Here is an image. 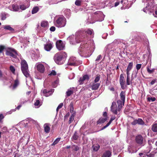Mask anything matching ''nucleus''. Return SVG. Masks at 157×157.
<instances>
[{"label": "nucleus", "mask_w": 157, "mask_h": 157, "mask_svg": "<svg viewBox=\"0 0 157 157\" xmlns=\"http://www.w3.org/2000/svg\"><path fill=\"white\" fill-rule=\"evenodd\" d=\"M94 48L95 46L93 40H90L86 42L85 41L81 44L78 48V53L82 56L89 57L92 54Z\"/></svg>", "instance_id": "nucleus-1"}, {"label": "nucleus", "mask_w": 157, "mask_h": 157, "mask_svg": "<svg viewBox=\"0 0 157 157\" xmlns=\"http://www.w3.org/2000/svg\"><path fill=\"white\" fill-rule=\"evenodd\" d=\"M93 33V29H86L84 31H80L77 32L75 35H72L69 36L67 39L70 40L71 44H75L76 43H79L81 41L80 38H85L87 37L88 35H91Z\"/></svg>", "instance_id": "nucleus-2"}, {"label": "nucleus", "mask_w": 157, "mask_h": 157, "mask_svg": "<svg viewBox=\"0 0 157 157\" xmlns=\"http://www.w3.org/2000/svg\"><path fill=\"white\" fill-rule=\"evenodd\" d=\"M67 55L65 52H61L56 53L55 56V62L58 64H62L64 62Z\"/></svg>", "instance_id": "nucleus-3"}, {"label": "nucleus", "mask_w": 157, "mask_h": 157, "mask_svg": "<svg viewBox=\"0 0 157 157\" xmlns=\"http://www.w3.org/2000/svg\"><path fill=\"white\" fill-rule=\"evenodd\" d=\"M105 16L102 12L97 11L94 13L91 17V21H90V23H93L95 21H101L104 19Z\"/></svg>", "instance_id": "nucleus-4"}, {"label": "nucleus", "mask_w": 157, "mask_h": 157, "mask_svg": "<svg viewBox=\"0 0 157 157\" xmlns=\"http://www.w3.org/2000/svg\"><path fill=\"white\" fill-rule=\"evenodd\" d=\"M154 0H143V2L146 3L147 6L143 10V11L147 13V12L152 13L155 10V5Z\"/></svg>", "instance_id": "nucleus-5"}, {"label": "nucleus", "mask_w": 157, "mask_h": 157, "mask_svg": "<svg viewBox=\"0 0 157 157\" xmlns=\"http://www.w3.org/2000/svg\"><path fill=\"white\" fill-rule=\"evenodd\" d=\"M21 69L24 75L26 77H29L28 65L27 62L25 60H21Z\"/></svg>", "instance_id": "nucleus-6"}, {"label": "nucleus", "mask_w": 157, "mask_h": 157, "mask_svg": "<svg viewBox=\"0 0 157 157\" xmlns=\"http://www.w3.org/2000/svg\"><path fill=\"white\" fill-rule=\"evenodd\" d=\"M66 20L63 16L59 17L56 20L55 22V25L58 27L61 28L64 27L66 25Z\"/></svg>", "instance_id": "nucleus-7"}, {"label": "nucleus", "mask_w": 157, "mask_h": 157, "mask_svg": "<svg viewBox=\"0 0 157 157\" xmlns=\"http://www.w3.org/2000/svg\"><path fill=\"white\" fill-rule=\"evenodd\" d=\"M10 134L13 135V136L17 137H23L24 136L23 135L24 134L21 133V131L18 130L15 127H13L10 129Z\"/></svg>", "instance_id": "nucleus-8"}, {"label": "nucleus", "mask_w": 157, "mask_h": 157, "mask_svg": "<svg viewBox=\"0 0 157 157\" xmlns=\"http://www.w3.org/2000/svg\"><path fill=\"white\" fill-rule=\"evenodd\" d=\"M81 63V61L78 60L75 57L72 56L69 59L67 64L71 66H76L78 65Z\"/></svg>", "instance_id": "nucleus-9"}, {"label": "nucleus", "mask_w": 157, "mask_h": 157, "mask_svg": "<svg viewBox=\"0 0 157 157\" xmlns=\"http://www.w3.org/2000/svg\"><path fill=\"white\" fill-rule=\"evenodd\" d=\"M113 44H109L106 47L105 52L109 56L113 54V53L115 51L114 48H113Z\"/></svg>", "instance_id": "nucleus-10"}, {"label": "nucleus", "mask_w": 157, "mask_h": 157, "mask_svg": "<svg viewBox=\"0 0 157 157\" xmlns=\"http://www.w3.org/2000/svg\"><path fill=\"white\" fill-rule=\"evenodd\" d=\"M56 46L59 50H62L65 48V44L61 40H57L56 42Z\"/></svg>", "instance_id": "nucleus-11"}, {"label": "nucleus", "mask_w": 157, "mask_h": 157, "mask_svg": "<svg viewBox=\"0 0 157 157\" xmlns=\"http://www.w3.org/2000/svg\"><path fill=\"white\" fill-rule=\"evenodd\" d=\"M119 82L121 88L123 89H125L127 86L125 85V81L123 74H121L120 75Z\"/></svg>", "instance_id": "nucleus-12"}, {"label": "nucleus", "mask_w": 157, "mask_h": 157, "mask_svg": "<svg viewBox=\"0 0 157 157\" xmlns=\"http://www.w3.org/2000/svg\"><path fill=\"white\" fill-rule=\"evenodd\" d=\"M19 84V80L18 77V75H17L16 79L15 80L13 83H12L10 86V87L12 90L16 89Z\"/></svg>", "instance_id": "nucleus-13"}, {"label": "nucleus", "mask_w": 157, "mask_h": 157, "mask_svg": "<svg viewBox=\"0 0 157 157\" xmlns=\"http://www.w3.org/2000/svg\"><path fill=\"white\" fill-rule=\"evenodd\" d=\"M35 67H36L37 70L41 73L44 72L45 70L44 66L40 63H36Z\"/></svg>", "instance_id": "nucleus-14"}, {"label": "nucleus", "mask_w": 157, "mask_h": 157, "mask_svg": "<svg viewBox=\"0 0 157 157\" xmlns=\"http://www.w3.org/2000/svg\"><path fill=\"white\" fill-rule=\"evenodd\" d=\"M111 111L114 114H117L118 108H117V105L116 102H113L111 107Z\"/></svg>", "instance_id": "nucleus-15"}, {"label": "nucleus", "mask_w": 157, "mask_h": 157, "mask_svg": "<svg viewBox=\"0 0 157 157\" xmlns=\"http://www.w3.org/2000/svg\"><path fill=\"white\" fill-rule=\"evenodd\" d=\"M8 9L11 11L17 12H20V7L17 4H13L12 6L8 7Z\"/></svg>", "instance_id": "nucleus-16"}, {"label": "nucleus", "mask_w": 157, "mask_h": 157, "mask_svg": "<svg viewBox=\"0 0 157 157\" xmlns=\"http://www.w3.org/2000/svg\"><path fill=\"white\" fill-rule=\"evenodd\" d=\"M6 54L7 56H10L12 52L16 54H17V51L13 48H8L6 49Z\"/></svg>", "instance_id": "nucleus-17"}, {"label": "nucleus", "mask_w": 157, "mask_h": 157, "mask_svg": "<svg viewBox=\"0 0 157 157\" xmlns=\"http://www.w3.org/2000/svg\"><path fill=\"white\" fill-rule=\"evenodd\" d=\"M53 43H50L46 44L44 45V49L47 51H49L52 48L53 46Z\"/></svg>", "instance_id": "nucleus-18"}, {"label": "nucleus", "mask_w": 157, "mask_h": 157, "mask_svg": "<svg viewBox=\"0 0 157 157\" xmlns=\"http://www.w3.org/2000/svg\"><path fill=\"white\" fill-rule=\"evenodd\" d=\"M89 79V77L88 75H85L83 77H81L79 78L78 80V82L80 84H82L83 83L84 81L86 80H88Z\"/></svg>", "instance_id": "nucleus-19"}, {"label": "nucleus", "mask_w": 157, "mask_h": 157, "mask_svg": "<svg viewBox=\"0 0 157 157\" xmlns=\"http://www.w3.org/2000/svg\"><path fill=\"white\" fill-rule=\"evenodd\" d=\"M52 89L51 90L48 91L47 90L44 89L43 92V94L46 97H48L52 94L54 91Z\"/></svg>", "instance_id": "nucleus-20"}, {"label": "nucleus", "mask_w": 157, "mask_h": 157, "mask_svg": "<svg viewBox=\"0 0 157 157\" xmlns=\"http://www.w3.org/2000/svg\"><path fill=\"white\" fill-rule=\"evenodd\" d=\"M100 85V83L93 82L91 86V89L93 90H97L99 87Z\"/></svg>", "instance_id": "nucleus-21"}, {"label": "nucleus", "mask_w": 157, "mask_h": 157, "mask_svg": "<svg viewBox=\"0 0 157 157\" xmlns=\"http://www.w3.org/2000/svg\"><path fill=\"white\" fill-rule=\"evenodd\" d=\"M30 6L29 3H28L27 4H22L20 6V9L22 10H25L28 8Z\"/></svg>", "instance_id": "nucleus-22"}, {"label": "nucleus", "mask_w": 157, "mask_h": 157, "mask_svg": "<svg viewBox=\"0 0 157 157\" xmlns=\"http://www.w3.org/2000/svg\"><path fill=\"white\" fill-rule=\"evenodd\" d=\"M124 102L123 101L121 100H118L117 101V103L118 104V111H120L123 106L124 105Z\"/></svg>", "instance_id": "nucleus-23"}, {"label": "nucleus", "mask_w": 157, "mask_h": 157, "mask_svg": "<svg viewBox=\"0 0 157 157\" xmlns=\"http://www.w3.org/2000/svg\"><path fill=\"white\" fill-rule=\"evenodd\" d=\"M115 119V117L114 116L112 117L109 121L107 123V124L105 126L103 127L101 129V130H102L108 127L111 123Z\"/></svg>", "instance_id": "nucleus-24"}, {"label": "nucleus", "mask_w": 157, "mask_h": 157, "mask_svg": "<svg viewBox=\"0 0 157 157\" xmlns=\"http://www.w3.org/2000/svg\"><path fill=\"white\" fill-rule=\"evenodd\" d=\"M133 73L134 72H133V73H132V78L131 79L130 78V77H127L126 83L127 85H129L130 84H132V81L133 79V76L134 75Z\"/></svg>", "instance_id": "nucleus-25"}, {"label": "nucleus", "mask_w": 157, "mask_h": 157, "mask_svg": "<svg viewBox=\"0 0 157 157\" xmlns=\"http://www.w3.org/2000/svg\"><path fill=\"white\" fill-rule=\"evenodd\" d=\"M42 102H40L39 100L36 99L34 103L35 107L36 108H38L42 105Z\"/></svg>", "instance_id": "nucleus-26"}, {"label": "nucleus", "mask_w": 157, "mask_h": 157, "mask_svg": "<svg viewBox=\"0 0 157 157\" xmlns=\"http://www.w3.org/2000/svg\"><path fill=\"white\" fill-rule=\"evenodd\" d=\"M44 131L46 133H48L49 132L50 128L48 124H45L44 125Z\"/></svg>", "instance_id": "nucleus-27"}, {"label": "nucleus", "mask_w": 157, "mask_h": 157, "mask_svg": "<svg viewBox=\"0 0 157 157\" xmlns=\"http://www.w3.org/2000/svg\"><path fill=\"white\" fill-rule=\"evenodd\" d=\"M141 64H137L136 65V67L137 70V71H135V75H134V77L136 78L137 76V74L138 73V71L140 69L141 67Z\"/></svg>", "instance_id": "nucleus-28"}, {"label": "nucleus", "mask_w": 157, "mask_h": 157, "mask_svg": "<svg viewBox=\"0 0 157 157\" xmlns=\"http://www.w3.org/2000/svg\"><path fill=\"white\" fill-rule=\"evenodd\" d=\"M151 66V63L150 64V65H148L147 67V72L150 74H151L153 73L155 70V68H153L152 69H150V67Z\"/></svg>", "instance_id": "nucleus-29"}, {"label": "nucleus", "mask_w": 157, "mask_h": 157, "mask_svg": "<svg viewBox=\"0 0 157 157\" xmlns=\"http://www.w3.org/2000/svg\"><path fill=\"white\" fill-rule=\"evenodd\" d=\"M100 147V145L98 144L93 145L92 146L93 151H97L99 149Z\"/></svg>", "instance_id": "nucleus-30"}, {"label": "nucleus", "mask_w": 157, "mask_h": 157, "mask_svg": "<svg viewBox=\"0 0 157 157\" xmlns=\"http://www.w3.org/2000/svg\"><path fill=\"white\" fill-rule=\"evenodd\" d=\"M111 152L110 151H107L104 152L102 157H109L111 155Z\"/></svg>", "instance_id": "nucleus-31"}, {"label": "nucleus", "mask_w": 157, "mask_h": 157, "mask_svg": "<svg viewBox=\"0 0 157 157\" xmlns=\"http://www.w3.org/2000/svg\"><path fill=\"white\" fill-rule=\"evenodd\" d=\"M107 117L101 118L97 121V124H98L100 123H103L107 121Z\"/></svg>", "instance_id": "nucleus-32"}, {"label": "nucleus", "mask_w": 157, "mask_h": 157, "mask_svg": "<svg viewBox=\"0 0 157 157\" xmlns=\"http://www.w3.org/2000/svg\"><path fill=\"white\" fill-rule=\"evenodd\" d=\"M63 13L67 17H68L71 14V10L69 9H66L64 11Z\"/></svg>", "instance_id": "nucleus-33"}, {"label": "nucleus", "mask_w": 157, "mask_h": 157, "mask_svg": "<svg viewBox=\"0 0 157 157\" xmlns=\"http://www.w3.org/2000/svg\"><path fill=\"white\" fill-rule=\"evenodd\" d=\"M125 92L123 91H122L120 94L121 98L123 102L125 101Z\"/></svg>", "instance_id": "nucleus-34"}, {"label": "nucleus", "mask_w": 157, "mask_h": 157, "mask_svg": "<svg viewBox=\"0 0 157 157\" xmlns=\"http://www.w3.org/2000/svg\"><path fill=\"white\" fill-rule=\"evenodd\" d=\"M136 143L140 144H142L143 143V138H136Z\"/></svg>", "instance_id": "nucleus-35"}, {"label": "nucleus", "mask_w": 157, "mask_h": 157, "mask_svg": "<svg viewBox=\"0 0 157 157\" xmlns=\"http://www.w3.org/2000/svg\"><path fill=\"white\" fill-rule=\"evenodd\" d=\"M74 89V88H71L68 90V91L66 92L67 95V96H70L73 93V89Z\"/></svg>", "instance_id": "nucleus-36"}, {"label": "nucleus", "mask_w": 157, "mask_h": 157, "mask_svg": "<svg viewBox=\"0 0 157 157\" xmlns=\"http://www.w3.org/2000/svg\"><path fill=\"white\" fill-rule=\"evenodd\" d=\"M3 28L5 29L11 31L14 30V29L12 28L10 25H4V26Z\"/></svg>", "instance_id": "nucleus-37"}, {"label": "nucleus", "mask_w": 157, "mask_h": 157, "mask_svg": "<svg viewBox=\"0 0 157 157\" xmlns=\"http://www.w3.org/2000/svg\"><path fill=\"white\" fill-rule=\"evenodd\" d=\"M48 22L47 21H43L41 23V26L43 27H46L48 25Z\"/></svg>", "instance_id": "nucleus-38"}, {"label": "nucleus", "mask_w": 157, "mask_h": 157, "mask_svg": "<svg viewBox=\"0 0 157 157\" xmlns=\"http://www.w3.org/2000/svg\"><path fill=\"white\" fill-rule=\"evenodd\" d=\"M38 10H39L38 7H37V6H35L33 8V9L32 11V13L33 14H35V13H36L38 11Z\"/></svg>", "instance_id": "nucleus-39"}, {"label": "nucleus", "mask_w": 157, "mask_h": 157, "mask_svg": "<svg viewBox=\"0 0 157 157\" xmlns=\"http://www.w3.org/2000/svg\"><path fill=\"white\" fill-rule=\"evenodd\" d=\"M152 130L154 132H157V124H155L152 125Z\"/></svg>", "instance_id": "nucleus-40"}, {"label": "nucleus", "mask_w": 157, "mask_h": 157, "mask_svg": "<svg viewBox=\"0 0 157 157\" xmlns=\"http://www.w3.org/2000/svg\"><path fill=\"white\" fill-rule=\"evenodd\" d=\"M133 66V63L132 62H130L129 63L127 67V68L126 69V70L130 71L132 69V68Z\"/></svg>", "instance_id": "nucleus-41"}, {"label": "nucleus", "mask_w": 157, "mask_h": 157, "mask_svg": "<svg viewBox=\"0 0 157 157\" xmlns=\"http://www.w3.org/2000/svg\"><path fill=\"white\" fill-rule=\"evenodd\" d=\"M71 148L73 149V150L75 151H77L79 149V148L78 146L75 145H72L71 147Z\"/></svg>", "instance_id": "nucleus-42"}, {"label": "nucleus", "mask_w": 157, "mask_h": 157, "mask_svg": "<svg viewBox=\"0 0 157 157\" xmlns=\"http://www.w3.org/2000/svg\"><path fill=\"white\" fill-rule=\"evenodd\" d=\"M70 110L71 113H73L74 112H75V111H74V107H73V105L72 102H71L70 105Z\"/></svg>", "instance_id": "nucleus-43"}, {"label": "nucleus", "mask_w": 157, "mask_h": 157, "mask_svg": "<svg viewBox=\"0 0 157 157\" xmlns=\"http://www.w3.org/2000/svg\"><path fill=\"white\" fill-rule=\"evenodd\" d=\"M6 14L5 13H1V19L2 20H5L6 18Z\"/></svg>", "instance_id": "nucleus-44"}, {"label": "nucleus", "mask_w": 157, "mask_h": 157, "mask_svg": "<svg viewBox=\"0 0 157 157\" xmlns=\"http://www.w3.org/2000/svg\"><path fill=\"white\" fill-rule=\"evenodd\" d=\"M138 124L140 125H143L144 124V122L143 120L140 118L137 119Z\"/></svg>", "instance_id": "nucleus-45"}, {"label": "nucleus", "mask_w": 157, "mask_h": 157, "mask_svg": "<svg viewBox=\"0 0 157 157\" xmlns=\"http://www.w3.org/2000/svg\"><path fill=\"white\" fill-rule=\"evenodd\" d=\"M120 42H121V40L120 39H116L114 40L113 42L111 44H113V45L114 44H118Z\"/></svg>", "instance_id": "nucleus-46"}, {"label": "nucleus", "mask_w": 157, "mask_h": 157, "mask_svg": "<svg viewBox=\"0 0 157 157\" xmlns=\"http://www.w3.org/2000/svg\"><path fill=\"white\" fill-rule=\"evenodd\" d=\"M59 83L58 79L56 80L53 83L52 86L53 87H56L57 86Z\"/></svg>", "instance_id": "nucleus-47"}, {"label": "nucleus", "mask_w": 157, "mask_h": 157, "mask_svg": "<svg viewBox=\"0 0 157 157\" xmlns=\"http://www.w3.org/2000/svg\"><path fill=\"white\" fill-rule=\"evenodd\" d=\"M10 69L11 71L13 74H15V70L14 67L12 66H10Z\"/></svg>", "instance_id": "nucleus-48"}, {"label": "nucleus", "mask_w": 157, "mask_h": 157, "mask_svg": "<svg viewBox=\"0 0 157 157\" xmlns=\"http://www.w3.org/2000/svg\"><path fill=\"white\" fill-rule=\"evenodd\" d=\"M81 1L79 0H76L75 2V4L77 6H80L81 5Z\"/></svg>", "instance_id": "nucleus-49"}, {"label": "nucleus", "mask_w": 157, "mask_h": 157, "mask_svg": "<svg viewBox=\"0 0 157 157\" xmlns=\"http://www.w3.org/2000/svg\"><path fill=\"white\" fill-rule=\"evenodd\" d=\"M100 77L99 76H97L96 77V78L94 80V81L93 82H94L95 83H97V82H98L99 81V80L100 79Z\"/></svg>", "instance_id": "nucleus-50"}, {"label": "nucleus", "mask_w": 157, "mask_h": 157, "mask_svg": "<svg viewBox=\"0 0 157 157\" xmlns=\"http://www.w3.org/2000/svg\"><path fill=\"white\" fill-rule=\"evenodd\" d=\"M6 48L3 45L0 46V53L2 52L4 50H6Z\"/></svg>", "instance_id": "nucleus-51"}, {"label": "nucleus", "mask_w": 157, "mask_h": 157, "mask_svg": "<svg viewBox=\"0 0 157 157\" xmlns=\"http://www.w3.org/2000/svg\"><path fill=\"white\" fill-rule=\"evenodd\" d=\"M60 138H57L54 142L53 143L52 145H55L57 144L59 141L60 140Z\"/></svg>", "instance_id": "nucleus-52"}, {"label": "nucleus", "mask_w": 157, "mask_h": 157, "mask_svg": "<svg viewBox=\"0 0 157 157\" xmlns=\"http://www.w3.org/2000/svg\"><path fill=\"white\" fill-rule=\"evenodd\" d=\"M26 102V101L23 98H21V99L20 100V102L21 103V104H23L25 103Z\"/></svg>", "instance_id": "nucleus-53"}, {"label": "nucleus", "mask_w": 157, "mask_h": 157, "mask_svg": "<svg viewBox=\"0 0 157 157\" xmlns=\"http://www.w3.org/2000/svg\"><path fill=\"white\" fill-rule=\"evenodd\" d=\"M2 130L3 132H9V130L7 129V128L6 127H3L2 128Z\"/></svg>", "instance_id": "nucleus-54"}, {"label": "nucleus", "mask_w": 157, "mask_h": 157, "mask_svg": "<svg viewBox=\"0 0 157 157\" xmlns=\"http://www.w3.org/2000/svg\"><path fill=\"white\" fill-rule=\"evenodd\" d=\"M56 75V72L54 70H52L50 74H49V75Z\"/></svg>", "instance_id": "nucleus-55"}, {"label": "nucleus", "mask_w": 157, "mask_h": 157, "mask_svg": "<svg viewBox=\"0 0 157 157\" xmlns=\"http://www.w3.org/2000/svg\"><path fill=\"white\" fill-rule=\"evenodd\" d=\"M63 103H60L59 105L57 107V109H56V111H58V110L61 108L63 106Z\"/></svg>", "instance_id": "nucleus-56"}, {"label": "nucleus", "mask_w": 157, "mask_h": 157, "mask_svg": "<svg viewBox=\"0 0 157 157\" xmlns=\"http://www.w3.org/2000/svg\"><path fill=\"white\" fill-rule=\"evenodd\" d=\"M101 57L102 56L101 55H100L98 56L95 60V61L96 62V63H97V62H98L101 58Z\"/></svg>", "instance_id": "nucleus-57"}, {"label": "nucleus", "mask_w": 157, "mask_h": 157, "mask_svg": "<svg viewBox=\"0 0 157 157\" xmlns=\"http://www.w3.org/2000/svg\"><path fill=\"white\" fill-rule=\"evenodd\" d=\"M155 98H148V100L149 101H151L152 102L154 101L155 100Z\"/></svg>", "instance_id": "nucleus-58"}, {"label": "nucleus", "mask_w": 157, "mask_h": 157, "mask_svg": "<svg viewBox=\"0 0 157 157\" xmlns=\"http://www.w3.org/2000/svg\"><path fill=\"white\" fill-rule=\"evenodd\" d=\"M74 118L70 117L69 121H68V123L69 124H70L72 122L74 121Z\"/></svg>", "instance_id": "nucleus-59"}, {"label": "nucleus", "mask_w": 157, "mask_h": 157, "mask_svg": "<svg viewBox=\"0 0 157 157\" xmlns=\"http://www.w3.org/2000/svg\"><path fill=\"white\" fill-rule=\"evenodd\" d=\"M136 124H138L137 119H136L134 121L132 122V124L133 125H135Z\"/></svg>", "instance_id": "nucleus-60"}, {"label": "nucleus", "mask_w": 157, "mask_h": 157, "mask_svg": "<svg viewBox=\"0 0 157 157\" xmlns=\"http://www.w3.org/2000/svg\"><path fill=\"white\" fill-rule=\"evenodd\" d=\"M157 79L155 78L151 82L150 84L151 85H153L155 84V83L156 82Z\"/></svg>", "instance_id": "nucleus-61"}, {"label": "nucleus", "mask_w": 157, "mask_h": 157, "mask_svg": "<svg viewBox=\"0 0 157 157\" xmlns=\"http://www.w3.org/2000/svg\"><path fill=\"white\" fill-rule=\"evenodd\" d=\"M108 34L107 33H104L102 35V37L104 39H105L106 38Z\"/></svg>", "instance_id": "nucleus-62"}, {"label": "nucleus", "mask_w": 157, "mask_h": 157, "mask_svg": "<svg viewBox=\"0 0 157 157\" xmlns=\"http://www.w3.org/2000/svg\"><path fill=\"white\" fill-rule=\"evenodd\" d=\"M70 113L69 112L67 113L66 115L64 117V119L65 120L66 119H67Z\"/></svg>", "instance_id": "nucleus-63"}, {"label": "nucleus", "mask_w": 157, "mask_h": 157, "mask_svg": "<svg viewBox=\"0 0 157 157\" xmlns=\"http://www.w3.org/2000/svg\"><path fill=\"white\" fill-rule=\"evenodd\" d=\"M55 29H56V28L54 26H52L50 29V30L52 32L54 31H55Z\"/></svg>", "instance_id": "nucleus-64"}]
</instances>
